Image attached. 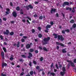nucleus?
Listing matches in <instances>:
<instances>
[{"label":"nucleus","mask_w":76,"mask_h":76,"mask_svg":"<svg viewBox=\"0 0 76 76\" xmlns=\"http://www.w3.org/2000/svg\"><path fill=\"white\" fill-rule=\"evenodd\" d=\"M24 75V72H22L20 74V76H23Z\"/></svg>","instance_id":"45"},{"label":"nucleus","mask_w":76,"mask_h":76,"mask_svg":"<svg viewBox=\"0 0 76 76\" xmlns=\"http://www.w3.org/2000/svg\"><path fill=\"white\" fill-rule=\"evenodd\" d=\"M32 44V43H31L30 44H27L26 46V49H29V48H31V46Z\"/></svg>","instance_id":"3"},{"label":"nucleus","mask_w":76,"mask_h":76,"mask_svg":"<svg viewBox=\"0 0 76 76\" xmlns=\"http://www.w3.org/2000/svg\"><path fill=\"white\" fill-rule=\"evenodd\" d=\"M20 14L21 15H23V11H21L20 12Z\"/></svg>","instance_id":"61"},{"label":"nucleus","mask_w":76,"mask_h":76,"mask_svg":"<svg viewBox=\"0 0 76 76\" xmlns=\"http://www.w3.org/2000/svg\"><path fill=\"white\" fill-rule=\"evenodd\" d=\"M28 7L30 8V9H33L34 8V7H33V6L31 4L29 5L28 6Z\"/></svg>","instance_id":"21"},{"label":"nucleus","mask_w":76,"mask_h":76,"mask_svg":"<svg viewBox=\"0 0 76 76\" xmlns=\"http://www.w3.org/2000/svg\"><path fill=\"white\" fill-rule=\"evenodd\" d=\"M23 38H24V39H26L28 38V37L26 36H24L23 37Z\"/></svg>","instance_id":"46"},{"label":"nucleus","mask_w":76,"mask_h":76,"mask_svg":"<svg viewBox=\"0 0 76 76\" xmlns=\"http://www.w3.org/2000/svg\"><path fill=\"white\" fill-rule=\"evenodd\" d=\"M69 63L68 64V65H67V69H69V68H70V65L71 64V63H70V62H69Z\"/></svg>","instance_id":"19"},{"label":"nucleus","mask_w":76,"mask_h":76,"mask_svg":"<svg viewBox=\"0 0 76 76\" xmlns=\"http://www.w3.org/2000/svg\"><path fill=\"white\" fill-rule=\"evenodd\" d=\"M29 65L31 67L32 66V62L31 61L30 62V63H29Z\"/></svg>","instance_id":"48"},{"label":"nucleus","mask_w":76,"mask_h":76,"mask_svg":"<svg viewBox=\"0 0 76 76\" xmlns=\"http://www.w3.org/2000/svg\"><path fill=\"white\" fill-rule=\"evenodd\" d=\"M53 35L54 36V38H58V40H60L61 41H64V38L63 37V36L62 35H58L57 36V34H53Z\"/></svg>","instance_id":"1"},{"label":"nucleus","mask_w":76,"mask_h":76,"mask_svg":"<svg viewBox=\"0 0 76 76\" xmlns=\"http://www.w3.org/2000/svg\"><path fill=\"white\" fill-rule=\"evenodd\" d=\"M27 23H28L29 24H31V23H30V22H29V20H27Z\"/></svg>","instance_id":"60"},{"label":"nucleus","mask_w":76,"mask_h":76,"mask_svg":"<svg viewBox=\"0 0 76 76\" xmlns=\"http://www.w3.org/2000/svg\"><path fill=\"white\" fill-rule=\"evenodd\" d=\"M6 10L7 12H10V9L9 8H7Z\"/></svg>","instance_id":"52"},{"label":"nucleus","mask_w":76,"mask_h":76,"mask_svg":"<svg viewBox=\"0 0 76 76\" xmlns=\"http://www.w3.org/2000/svg\"><path fill=\"white\" fill-rule=\"evenodd\" d=\"M10 4L11 6H13V3H12V2H10Z\"/></svg>","instance_id":"56"},{"label":"nucleus","mask_w":76,"mask_h":76,"mask_svg":"<svg viewBox=\"0 0 76 76\" xmlns=\"http://www.w3.org/2000/svg\"><path fill=\"white\" fill-rule=\"evenodd\" d=\"M13 16L15 18L17 17V13L15 12L14 11L12 13Z\"/></svg>","instance_id":"9"},{"label":"nucleus","mask_w":76,"mask_h":76,"mask_svg":"<svg viewBox=\"0 0 76 76\" xmlns=\"http://www.w3.org/2000/svg\"><path fill=\"white\" fill-rule=\"evenodd\" d=\"M56 43L57 45H60L61 47H64V45L63 44V43H60L59 42H56Z\"/></svg>","instance_id":"4"},{"label":"nucleus","mask_w":76,"mask_h":76,"mask_svg":"<svg viewBox=\"0 0 76 76\" xmlns=\"http://www.w3.org/2000/svg\"><path fill=\"white\" fill-rule=\"evenodd\" d=\"M56 11V9H53V8H52L51 10L50 11V13L52 14L53 13V12H55Z\"/></svg>","instance_id":"12"},{"label":"nucleus","mask_w":76,"mask_h":76,"mask_svg":"<svg viewBox=\"0 0 76 76\" xmlns=\"http://www.w3.org/2000/svg\"><path fill=\"white\" fill-rule=\"evenodd\" d=\"M20 62H23V59H20Z\"/></svg>","instance_id":"62"},{"label":"nucleus","mask_w":76,"mask_h":76,"mask_svg":"<svg viewBox=\"0 0 76 76\" xmlns=\"http://www.w3.org/2000/svg\"><path fill=\"white\" fill-rule=\"evenodd\" d=\"M50 23L51 25H53L54 24V23L53 21L51 22Z\"/></svg>","instance_id":"57"},{"label":"nucleus","mask_w":76,"mask_h":76,"mask_svg":"<svg viewBox=\"0 0 76 76\" xmlns=\"http://www.w3.org/2000/svg\"><path fill=\"white\" fill-rule=\"evenodd\" d=\"M67 61V62H68V63H71V64L72 67H75V64H74V63L72 62V61L68 60Z\"/></svg>","instance_id":"5"},{"label":"nucleus","mask_w":76,"mask_h":76,"mask_svg":"<svg viewBox=\"0 0 76 76\" xmlns=\"http://www.w3.org/2000/svg\"><path fill=\"white\" fill-rule=\"evenodd\" d=\"M0 38L1 39H3V36H2V35L0 36Z\"/></svg>","instance_id":"39"},{"label":"nucleus","mask_w":76,"mask_h":76,"mask_svg":"<svg viewBox=\"0 0 76 76\" xmlns=\"http://www.w3.org/2000/svg\"><path fill=\"white\" fill-rule=\"evenodd\" d=\"M62 34H65V31L62 30Z\"/></svg>","instance_id":"54"},{"label":"nucleus","mask_w":76,"mask_h":76,"mask_svg":"<svg viewBox=\"0 0 76 76\" xmlns=\"http://www.w3.org/2000/svg\"><path fill=\"white\" fill-rule=\"evenodd\" d=\"M72 12V13H75V8H73Z\"/></svg>","instance_id":"26"},{"label":"nucleus","mask_w":76,"mask_h":76,"mask_svg":"<svg viewBox=\"0 0 76 76\" xmlns=\"http://www.w3.org/2000/svg\"><path fill=\"white\" fill-rule=\"evenodd\" d=\"M38 37H39V38H41L42 37V34L40 33L38 34Z\"/></svg>","instance_id":"16"},{"label":"nucleus","mask_w":76,"mask_h":76,"mask_svg":"<svg viewBox=\"0 0 76 76\" xmlns=\"http://www.w3.org/2000/svg\"><path fill=\"white\" fill-rule=\"evenodd\" d=\"M11 23H14L15 22L14 21H10Z\"/></svg>","instance_id":"59"},{"label":"nucleus","mask_w":76,"mask_h":76,"mask_svg":"<svg viewBox=\"0 0 76 76\" xmlns=\"http://www.w3.org/2000/svg\"><path fill=\"white\" fill-rule=\"evenodd\" d=\"M3 20H4L5 21H6V20H7V19L6 18H3Z\"/></svg>","instance_id":"53"},{"label":"nucleus","mask_w":76,"mask_h":76,"mask_svg":"<svg viewBox=\"0 0 76 76\" xmlns=\"http://www.w3.org/2000/svg\"><path fill=\"white\" fill-rule=\"evenodd\" d=\"M39 50H42V48L41 47L39 46Z\"/></svg>","instance_id":"51"},{"label":"nucleus","mask_w":76,"mask_h":76,"mask_svg":"<svg viewBox=\"0 0 76 76\" xmlns=\"http://www.w3.org/2000/svg\"><path fill=\"white\" fill-rule=\"evenodd\" d=\"M1 56L2 57V59H4V53L3 52H1Z\"/></svg>","instance_id":"11"},{"label":"nucleus","mask_w":76,"mask_h":76,"mask_svg":"<svg viewBox=\"0 0 76 76\" xmlns=\"http://www.w3.org/2000/svg\"><path fill=\"white\" fill-rule=\"evenodd\" d=\"M62 52L63 53H67V51L65 50V49H64L62 50Z\"/></svg>","instance_id":"15"},{"label":"nucleus","mask_w":76,"mask_h":76,"mask_svg":"<svg viewBox=\"0 0 76 76\" xmlns=\"http://www.w3.org/2000/svg\"><path fill=\"white\" fill-rule=\"evenodd\" d=\"M56 17H57V18H58V13H56Z\"/></svg>","instance_id":"63"},{"label":"nucleus","mask_w":76,"mask_h":76,"mask_svg":"<svg viewBox=\"0 0 76 76\" xmlns=\"http://www.w3.org/2000/svg\"><path fill=\"white\" fill-rule=\"evenodd\" d=\"M65 5H67V6H69V3L67 1L64 2V3L63 4L62 6L63 7H64Z\"/></svg>","instance_id":"6"},{"label":"nucleus","mask_w":76,"mask_h":76,"mask_svg":"<svg viewBox=\"0 0 76 76\" xmlns=\"http://www.w3.org/2000/svg\"><path fill=\"white\" fill-rule=\"evenodd\" d=\"M61 73V76H64V74H65V72L64 71L62 72H61L60 73Z\"/></svg>","instance_id":"14"},{"label":"nucleus","mask_w":76,"mask_h":76,"mask_svg":"<svg viewBox=\"0 0 76 76\" xmlns=\"http://www.w3.org/2000/svg\"><path fill=\"white\" fill-rule=\"evenodd\" d=\"M33 63H34V64H37V62H36V61H33Z\"/></svg>","instance_id":"43"},{"label":"nucleus","mask_w":76,"mask_h":76,"mask_svg":"<svg viewBox=\"0 0 76 76\" xmlns=\"http://www.w3.org/2000/svg\"><path fill=\"white\" fill-rule=\"evenodd\" d=\"M38 29L39 31H41V28L40 27H38Z\"/></svg>","instance_id":"44"},{"label":"nucleus","mask_w":76,"mask_h":76,"mask_svg":"<svg viewBox=\"0 0 76 76\" xmlns=\"http://www.w3.org/2000/svg\"><path fill=\"white\" fill-rule=\"evenodd\" d=\"M16 10H18V11H19V10H20V8L19 7H17Z\"/></svg>","instance_id":"32"},{"label":"nucleus","mask_w":76,"mask_h":76,"mask_svg":"<svg viewBox=\"0 0 76 76\" xmlns=\"http://www.w3.org/2000/svg\"><path fill=\"white\" fill-rule=\"evenodd\" d=\"M50 75H52V76H55V73L53 72H51L50 73Z\"/></svg>","instance_id":"30"},{"label":"nucleus","mask_w":76,"mask_h":76,"mask_svg":"<svg viewBox=\"0 0 76 76\" xmlns=\"http://www.w3.org/2000/svg\"><path fill=\"white\" fill-rule=\"evenodd\" d=\"M34 51V50L32 48H31L29 50V51L30 53H32V52H33Z\"/></svg>","instance_id":"18"},{"label":"nucleus","mask_w":76,"mask_h":76,"mask_svg":"<svg viewBox=\"0 0 76 76\" xmlns=\"http://www.w3.org/2000/svg\"><path fill=\"white\" fill-rule=\"evenodd\" d=\"M65 32H67L68 33H69L70 32V30L69 29H66L65 30Z\"/></svg>","instance_id":"33"},{"label":"nucleus","mask_w":76,"mask_h":76,"mask_svg":"<svg viewBox=\"0 0 76 76\" xmlns=\"http://www.w3.org/2000/svg\"><path fill=\"white\" fill-rule=\"evenodd\" d=\"M21 41L22 42H25V39L22 38L21 39Z\"/></svg>","instance_id":"28"},{"label":"nucleus","mask_w":76,"mask_h":76,"mask_svg":"<svg viewBox=\"0 0 76 76\" xmlns=\"http://www.w3.org/2000/svg\"><path fill=\"white\" fill-rule=\"evenodd\" d=\"M74 22H75V20H71L70 21V23H74Z\"/></svg>","instance_id":"23"},{"label":"nucleus","mask_w":76,"mask_h":76,"mask_svg":"<svg viewBox=\"0 0 76 76\" xmlns=\"http://www.w3.org/2000/svg\"><path fill=\"white\" fill-rule=\"evenodd\" d=\"M56 69H58V65L57 64H56Z\"/></svg>","instance_id":"38"},{"label":"nucleus","mask_w":76,"mask_h":76,"mask_svg":"<svg viewBox=\"0 0 76 76\" xmlns=\"http://www.w3.org/2000/svg\"><path fill=\"white\" fill-rule=\"evenodd\" d=\"M62 70L63 72H66V69L65 68V67L63 66L62 67Z\"/></svg>","instance_id":"25"},{"label":"nucleus","mask_w":76,"mask_h":76,"mask_svg":"<svg viewBox=\"0 0 76 76\" xmlns=\"http://www.w3.org/2000/svg\"><path fill=\"white\" fill-rule=\"evenodd\" d=\"M7 66V64L6 63H2V66L3 68H4V66Z\"/></svg>","instance_id":"13"},{"label":"nucleus","mask_w":76,"mask_h":76,"mask_svg":"<svg viewBox=\"0 0 76 76\" xmlns=\"http://www.w3.org/2000/svg\"><path fill=\"white\" fill-rule=\"evenodd\" d=\"M3 49L4 51V52H6V48L4 47H3Z\"/></svg>","instance_id":"34"},{"label":"nucleus","mask_w":76,"mask_h":76,"mask_svg":"<svg viewBox=\"0 0 76 76\" xmlns=\"http://www.w3.org/2000/svg\"><path fill=\"white\" fill-rule=\"evenodd\" d=\"M6 13L7 15H8V14H9V13H10V12H9V11H6Z\"/></svg>","instance_id":"47"},{"label":"nucleus","mask_w":76,"mask_h":76,"mask_svg":"<svg viewBox=\"0 0 76 76\" xmlns=\"http://www.w3.org/2000/svg\"><path fill=\"white\" fill-rule=\"evenodd\" d=\"M33 16L35 18H37V14H36L35 15H34Z\"/></svg>","instance_id":"49"},{"label":"nucleus","mask_w":76,"mask_h":76,"mask_svg":"<svg viewBox=\"0 0 76 76\" xmlns=\"http://www.w3.org/2000/svg\"><path fill=\"white\" fill-rule=\"evenodd\" d=\"M76 27V23H75L72 25V28H75Z\"/></svg>","instance_id":"22"},{"label":"nucleus","mask_w":76,"mask_h":76,"mask_svg":"<svg viewBox=\"0 0 76 76\" xmlns=\"http://www.w3.org/2000/svg\"><path fill=\"white\" fill-rule=\"evenodd\" d=\"M35 53H36V54L37 53H38V50H36L35 51Z\"/></svg>","instance_id":"55"},{"label":"nucleus","mask_w":76,"mask_h":76,"mask_svg":"<svg viewBox=\"0 0 76 76\" xmlns=\"http://www.w3.org/2000/svg\"><path fill=\"white\" fill-rule=\"evenodd\" d=\"M22 21L24 23H25L26 22V20L25 19H23L22 20Z\"/></svg>","instance_id":"58"},{"label":"nucleus","mask_w":76,"mask_h":76,"mask_svg":"<svg viewBox=\"0 0 76 76\" xmlns=\"http://www.w3.org/2000/svg\"><path fill=\"white\" fill-rule=\"evenodd\" d=\"M27 18H28V20L31 21V18H30V17H29L28 16H27Z\"/></svg>","instance_id":"42"},{"label":"nucleus","mask_w":76,"mask_h":76,"mask_svg":"<svg viewBox=\"0 0 76 76\" xmlns=\"http://www.w3.org/2000/svg\"><path fill=\"white\" fill-rule=\"evenodd\" d=\"M53 66H54V63H52V64H51V66H50L51 68H52V67H53Z\"/></svg>","instance_id":"40"},{"label":"nucleus","mask_w":76,"mask_h":76,"mask_svg":"<svg viewBox=\"0 0 76 76\" xmlns=\"http://www.w3.org/2000/svg\"><path fill=\"white\" fill-rule=\"evenodd\" d=\"M51 25H49L48 24L46 26V29L47 30H49L48 28H51Z\"/></svg>","instance_id":"10"},{"label":"nucleus","mask_w":76,"mask_h":76,"mask_svg":"<svg viewBox=\"0 0 76 76\" xmlns=\"http://www.w3.org/2000/svg\"><path fill=\"white\" fill-rule=\"evenodd\" d=\"M35 29H32V33H34L35 32Z\"/></svg>","instance_id":"50"},{"label":"nucleus","mask_w":76,"mask_h":76,"mask_svg":"<svg viewBox=\"0 0 76 76\" xmlns=\"http://www.w3.org/2000/svg\"><path fill=\"white\" fill-rule=\"evenodd\" d=\"M42 19H43V16H40L39 17V19H40V20H42Z\"/></svg>","instance_id":"29"},{"label":"nucleus","mask_w":76,"mask_h":76,"mask_svg":"<svg viewBox=\"0 0 76 76\" xmlns=\"http://www.w3.org/2000/svg\"><path fill=\"white\" fill-rule=\"evenodd\" d=\"M1 76H6V75L5 74H3V73H2L1 74Z\"/></svg>","instance_id":"35"},{"label":"nucleus","mask_w":76,"mask_h":76,"mask_svg":"<svg viewBox=\"0 0 76 76\" xmlns=\"http://www.w3.org/2000/svg\"><path fill=\"white\" fill-rule=\"evenodd\" d=\"M50 39V37H48L47 38H45L42 40V43L43 45H45V44H48V41Z\"/></svg>","instance_id":"2"},{"label":"nucleus","mask_w":76,"mask_h":76,"mask_svg":"<svg viewBox=\"0 0 76 76\" xmlns=\"http://www.w3.org/2000/svg\"><path fill=\"white\" fill-rule=\"evenodd\" d=\"M34 74V71H31L30 72V75H32Z\"/></svg>","instance_id":"20"},{"label":"nucleus","mask_w":76,"mask_h":76,"mask_svg":"<svg viewBox=\"0 0 76 76\" xmlns=\"http://www.w3.org/2000/svg\"><path fill=\"white\" fill-rule=\"evenodd\" d=\"M28 54L29 55L28 56V58H31V57H32L33 55H32V53L29 52L28 53Z\"/></svg>","instance_id":"8"},{"label":"nucleus","mask_w":76,"mask_h":76,"mask_svg":"<svg viewBox=\"0 0 76 76\" xmlns=\"http://www.w3.org/2000/svg\"><path fill=\"white\" fill-rule=\"evenodd\" d=\"M36 69H37V70H39V66H37L36 67Z\"/></svg>","instance_id":"31"},{"label":"nucleus","mask_w":76,"mask_h":76,"mask_svg":"<svg viewBox=\"0 0 76 76\" xmlns=\"http://www.w3.org/2000/svg\"><path fill=\"white\" fill-rule=\"evenodd\" d=\"M14 34V32L12 31L10 33V35H13Z\"/></svg>","instance_id":"27"},{"label":"nucleus","mask_w":76,"mask_h":76,"mask_svg":"<svg viewBox=\"0 0 76 76\" xmlns=\"http://www.w3.org/2000/svg\"><path fill=\"white\" fill-rule=\"evenodd\" d=\"M43 60V57H41L40 59V60L41 61H42Z\"/></svg>","instance_id":"37"},{"label":"nucleus","mask_w":76,"mask_h":76,"mask_svg":"<svg viewBox=\"0 0 76 76\" xmlns=\"http://www.w3.org/2000/svg\"><path fill=\"white\" fill-rule=\"evenodd\" d=\"M13 58H14L13 57H11V58H10V60L11 61H12V60H13Z\"/></svg>","instance_id":"41"},{"label":"nucleus","mask_w":76,"mask_h":76,"mask_svg":"<svg viewBox=\"0 0 76 76\" xmlns=\"http://www.w3.org/2000/svg\"><path fill=\"white\" fill-rule=\"evenodd\" d=\"M43 49L44 50V51H48V50H47V49L45 47H43Z\"/></svg>","instance_id":"24"},{"label":"nucleus","mask_w":76,"mask_h":76,"mask_svg":"<svg viewBox=\"0 0 76 76\" xmlns=\"http://www.w3.org/2000/svg\"><path fill=\"white\" fill-rule=\"evenodd\" d=\"M17 47L19 48L20 46V42H17Z\"/></svg>","instance_id":"17"},{"label":"nucleus","mask_w":76,"mask_h":76,"mask_svg":"<svg viewBox=\"0 0 76 76\" xmlns=\"http://www.w3.org/2000/svg\"><path fill=\"white\" fill-rule=\"evenodd\" d=\"M21 57L23 58H26V56L24 55H21Z\"/></svg>","instance_id":"36"},{"label":"nucleus","mask_w":76,"mask_h":76,"mask_svg":"<svg viewBox=\"0 0 76 76\" xmlns=\"http://www.w3.org/2000/svg\"><path fill=\"white\" fill-rule=\"evenodd\" d=\"M74 62L76 63V59H75L74 60Z\"/></svg>","instance_id":"64"},{"label":"nucleus","mask_w":76,"mask_h":76,"mask_svg":"<svg viewBox=\"0 0 76 76\" xmlns=\"http://www.w3.org/2000/svg\"><path fill=\"white\" fill-rule=\"evenodd\" d=\"M3 34H4V35H9V31L8 30H6V32L4 31L3 32Z\"/></svg>","instance_id":"7"}]
</instances>
